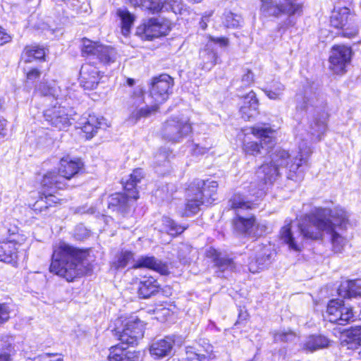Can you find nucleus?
<instances>
[{
    "label": "nucleus",
    "mask_w": 361,
    "mask_h": 361,
    "mask_svg": "<svg viewBox=\"0 0 361 361\" xmlns=\"http://www.w3.org/2000/svg\"><path fill=\"white\" fill-rule=\"evenodd\" d=\"M311 153V148L307 143L299 145L298 154L295 157H292L284 149H276L270 155V161L257 169L253 180L248 186L244 188H248L250 195L255 198L263 197L269 187L280 176V169L283 168L288 169V179L297 181L298 178L302 176V170L300 168L307 162Z\"/></svg>",
    "instance_id": "f257e3e1"
},
{
    "label": "nucleus",
    "mask_w": 361,
    "mask_h": 361,
    "mask_svg": "<svg viewBox=\"0 0 361 361\" xmlns=\"http://www.w3.org/2000/svg\"><path fill=\"white\" fill-rule=\"evenodd\" d=\"M86 257L85 252L61 242L54 249L49 270L67 281H72L85 273Z\"/></svg>",
    "instance_id": "f03ea898"
},
{
    "label": "nucleus",
    "mask_w": 361,
    "mask_h": 361,
    "mask_svg": "<svg viewBox=\"0 0 361 361\" xmlns=\"http://www.w3.org/2000/svg\"><path fill=\"white\" fill-rule=\"evenodd\" d=\"M229 203L231 207L236 212V217L233 221V226L237 233L257 238L266 233L267 226L263 224H256L254 216L247 218L241 216L242 210L251 209L252 203L250 200H246L244 196L238 195L231 199Z\"/></svg>",
    "instance_id": "7ed1b4c3"
},
{
    "label": "nucleus",
    "mask_w": 361,
    "mask_h": 361,
    "mask_svg": "<svg viewBox=\"0 0 361 361\" xmlns=\"http://www.w3.org/2000/svg\"><path fill=\"white\" fill-rule=\"evenodd\" d=\"M218 184L214 180H195L187 192V203L182 215L190 216L197 214L204 204H211L216 200Z\"/></svg>",
    "instance_id": "20e7f679"
},
{
    "label": "nucleus",
    "mask_w": 361,
    "mask_h": 361,
    "mask_svg": "<svg viewBox=\"0 0 361 361\" xmlns=\"http://www.w3.org/2000/svg\"><path fill=\"white\" fill-rule=\"evenodd\" d=\"M334 213V209L316 207L307 216L305 221L300 224V234L305 238L317 240L322 237V232H332Z\"/></svg>",
    "instance_id": "39448f33"
},
{
    "label": "nucleus",
    "mask_w": 361,
    "mask_h": 361,
    "mask_svg": "<svg viewBox=\"0 0 361 361\" xmlns=\"http://www.w3.org/2000/svg\"><path fill=\"white\" fill-rule=\"evenodd\" d=\"M83 163L78 158L63 157L60 160L59 173L49 171L44 175L42 184L46 189L64 188L65 180H70L82 169Z\"/></svg>",
    "instance_id": "423d86ee"
},
{
    "label": "nucleus",
    "mask_w": 361,
    "mask_h": 361,
    "mask_svg": "<svg viewBox=\"0 0 361 361\" xmlns=\"http://www.w3.org/2000/svg\"><path fill=\"white\" fill-rule=\"evenodd\" d=\"M252 133L259 139L257 142H247L243 145V149L246 154L257 156L267 152L275 144V131L267 126L252 127Z\"/></svg>",
    "instance_id": "0eeeda50"
},
{
    "label": "nucleus",
    "mask_w": 361,
    "mask_h": 361,
    "mask_svg": "<svg viewBox=\"0 0 361 361\" xmlns=\"http://www.w3.org/2000/svg\"><path fill=\"white\" fill-rule=\"evenodd\" d=\"M330 23L333 27L342 30V35L345 37L352 38L358 32L354 15L348 7H335L330 18Z\"/></svg>",
    "instance_id": "6e6552de"
},
{
    "label": "nucleus",
    "mask_w": 361,
    "mask_h": 361,
    "mask_svg": "<svg viewBox=\"0 0 361 361\" xmlns=\"http://www.w3.org/2000/svg\"><path fill=\"white\" fill-rule=\"evenodd\" d=\"M192 130L185 117H171L164 122L161 130L162 137L171 142H179Z\"/></svg>",
    "instance_id": "1a4fd4ad"
},
{
    "label": "nucleus",
    "mask_w": 361,
    "mask_h": 361,
    "mask_svg": "<svg viewBox=\"0 0 361 361\" xmlns=\"http://www.w3.org/2000/svg\"><path fill=\"white\" fill-rule=\"evenodd\" d=\"M130 104L128 121L132 124H135L141 118H146L155 114L159 109L156 104L149 106L145 103L141 88L135 90L130 99Z\"/></svg>",
    "instance_id": "9d476101"
},
{
    "label": "nucleus",
    "mask_w": 361,
    "mask_h": 361,
    "mask_svg": "<svg viewBox=\"0 0 361 361\" xmlns=\"http://www.w3.org/2000/svg\"><path fill=\"white\" fill-rule=\"evenodd\" d=\"M326 313L329 321L338 325L346 324L355 317L353 307L339 299H332L329 302Z\"/></svg>",
    "instance_id": "9b49d317"
},
{
    "label": "nucleus",
    "mask_w": 361,
    "mask_h": 361,
    "mask_svg": "<svg viewBox=\"0 0 361 361\" xmlns=\"http://www.w3.org/2000/svg\"><path fill=\"white\" fill-rule=\"evenodd\" d=\"M82 52L83 54L92 55L104 64L114 63L116 58V52L114 48L93 42L89 39H82Z\"/></svg>",
    "instance_id": "f8f14e48"
},
{
    "label": "nucleus",
    "mask_w": 361,
    "mask_h": 361,
    "mask_svg": "<svg viewBox=\"0 0 361 361\" xmlns=\"http://www.w3.org/2000/svg\"><path fill=\"white\" fill-rule=\"evenodd\" d=\"M123 322V328L120 332L119 340L122 344L136 345L143 337V322L135 315L126 319Z\"/></svg>",
    "instance_id": "ddd939ff"
},
{
    "label": "nucleus",
    "mask_w": 361,
    "mask_h": 361,
    "mask_svg": "<svg viewBox=\"0 0 361 361\" xmlns=\"http://www.w3.org/2000/svg\"><path fill=\"white\" fill-rule=\"evenodd\" d=\"M334 216L331 221L332 232H327L331 235L333 250L335 252H341L345 243V239L342 237L337 230L345 229L348 222V216L345 209L341 207L334 208Z\"/></svg>",
    "instance_id": "4468645a"
},
{
    "label": "nucleus",
    "mask_w": 361,
    "mask_h": 361,
    "mask_svg": "<svg viewBox=\"0 0 361 361\" xmlns=\"http://www.w3.org/2000/svg\"><path fill=\"white\" fill-rule=\"evenodd\" d=\"M353 51L350 47L334 45L329 56V68L336 74H343L350 63Z\"/></svg>",
    "instance_id": "2eb2a0df"
},
{
    "label": "nucleus",
    "mask_w": 361,
    "mask_h": 361,
    "mask_svg": "<svg viewBox=\"0 0 361 361\" xmlns=\"http://www.w3.org/2000/svg\"><path fill=\"white\" fill-rule=\"evenodd\" d=\"M135 6L156 13L162 11H171L175 13H180L181 0H129Z\"/></svg>",
    "instance_id": "dca6fc26"
},
{
    "label": "nucleus",
    "mask_w": 361,
    "mask_h": 361,
    "mask_svg": "<svg viewBox=\"0 0 361 361\" xmlns=\"http://www.w3.org/2000/svg\"><path fill=\"white\" fill-rule=\"evenodd\" d=\"M173 78L167 74L155 78L152 83L150 96L158 106L166 102L172 93Z\"/></svg>",
    "instance_id": "f3484780"
},
{
    "label": "nucleus",
    "mask_w": 361,
    "mask_h": 361,
    "mask_svg": "<svg viewBox=\"0 0 361 361\" xmlns=\"http://www.w3.org/2000/svg\"><path fill=\"white\" fill-rule=\"evenodd\" d=\"M170 23L164 18H152L138 27V31L147 39L166 35L170 31Z\"/></svg>",
    "instance_id": "a211bd4d"
},
{
    "label": "nucleus",
    "mask_w": 361,
    "mask_h": 361,
    "mask_svg": "<svg viewBox=\"0 0 361 361\" xmlns=\"http://www.w3.org/2000/svg\"><path fill=\"white\" fill-rule=\"evenodd\" d=\"M261 10L267 16H279L282 13L294 15L300 10V6L295 4V0H285V4H279L272 0H260Z\"/></svg>",
    "instance_id": "6ab92c4d"
},
{
    "label": "nucleus",
    "mask_w": 361,
    "mask_h": 361,
    "mask_svg": "<svg viewBox=\"0 0 361 361\" xmlns=\"http://www.w3.org/2000/svg\"><path fill=\"white\" fill-rule=\"evenodd\" d=\"M25 238L19 235H13L7 241L0 244V260L6 263H14L18 258L19 247Z\"/></svg>",
    "instance_id": "aec40b11"
},
{
    "label": "nucleus",
    "mask_w": 361,
    "mask_h": 361,
    "mask_svg": "<svg viewBox=\"0 0 361 361\" xmlns=\"http://www.w3.org/2000/svg\"><path fill=\"white\" fill-rule=\"evenodd\" d=\"M44 116L50 125L59 130H63L71 125L68 111L65 107L55 105L45 110Z\"/></svg>",
    "instance_id": "412c9836"
},
{
    "label": "nucleus",
    "mask_w": 361,
    "mask_h": 361,
    "mask_svg": "<svg viewBox=\"0 0 361 361\" xmlns=\"http://www.w3.org/2000/svg\"><path fill=\"white\" fill-rule=\"evenodd\" d=\"M175 343L173 336H165L153 342L149 347V353L155 360L163 359L172 355Z\"/></svg>",
    "instance_id": "4be33fe9"
},
{
    "label": "nucleus",
    "mask_w": 361,
    "mask_h": 361,
    "mask_svg": "<svg viewBox=\"0 0 361 361\" xmlns=\"http://www.w3.org/2000/svg\"><path fill=\"white\" fill-rule=\"evenodd\" d=\"M100 78V72L91 63H85L82 66L80 71V82L84 89H95Z\"/></svg>",
    "instance_id": "5701e85b"
},
{
    "label": "nucleus",
    "mask_w": 361,
    "mask_h": 361,
    "mask_svg": "<svg viewBox=\"0 0 361 361\" xmlns=\"http://www.w3.org/2000/svg\"><path fill=\"white\" fill-rule=\"evenodd\" d=\"M138 198V193L137 191H133L130 193L126 191V193H115L111 195L109 199V208L115 211L124 212L126 211L129 202L136 200Z\"/></svg>",
    "instance_id": "b1692460"
},
{
    "label": "nucleus",
    "mask_w": 361,
    "mask_h": 361,
    "mask_svg": "<svg viewBox=\"0 0 361 361\" xmlns=\"http://www.w3.org/2000/svg\"><path fill=\"white\" fill-rule=\"evenodd\" d=\"M248 260V270L253 274L257 273L267 267L270 263L271 255L269 250L266 247H259L257 254L254 257L250 256Z\"/></svg>",
    "instance_id": "393cba45"
},
{
    "label": "nucleus",
    "mask_w": 361,
    "mask_h": 361,
    "mask_svg": "<svg viewBox=\"0 0 361 361\" xmlns=\"http://www.w3.org/2000/svg\"><path fill=\"white\" fill-rule=\"evenodd\" d=\"M110 126L108 121L102 116L90 115L82 127V132L87 139H91L98 129H106Z\"/></svg>",
    "instance_id": "a878e982"
},
{
    "label": "nucleus",
    "mask_w": 361,
    "mask_h": 361,
    "mask_svg": "<svg viewBox=\"0 0 361 361\" xmlns=\"http://www.w3.org/2000/svg\"><path fill=\"white\" fill-rule=\"evenodd\" d=\"M338 293L345 299L361 297V279L342 282L338 288Z\"/></svg>",
    "instance_id": "bb28decb"
},
{
    "label": "nucleus",
    "mask_w": 361,
    "mask_h": 361,
    "mask_svg": "<svg viewBox=\"0 0 361 361\" xmlns=\"http://www.w3.org/2000/svg\"><path fill=\"white\" fill-rule=\"evenodd\" d=\"M109 361H137L138 353L123 348L121 345L113 346L109 350Z\"/></svg>",
    "instance_id": "cd10ccee"
},
{
    "label": "nucleus",
    "mask_w": 361,
    "mask_h": 361,
    "mask_svg": "<svg viewBox=\"0 0 361 361\" xmlns=\"http://www.w3.org/2000/svg\"><path fill=\"white\" fill-rule=\"evenodd\" d=\"M109 361H137L138 353L123 348L121 345L113 346L109 350Z\"/></svg>",
    "instance_id": "c85d7f7f"
},
{
    "label": "nucleus",
    "mask_w": 361,
    "mask_h": 361,
    "mask_svg": "<svg viewBox=\"0 0 361 361\" xmlns=\"http://www.w3.org/2000/svg\"><path fill=\"white\" fill-rule=\"evenodd\" d=\"M135 268L146 267L153 269L162 275L169 274V269L166 264L156 259L153 257H144L140 258L134 265Z\"/></svg>",
    "instance_id": "c756f323"
},
{
    "label": "nucleus",
    "mask_w": 361,
    "mask_h": 361,
    "mask_svg": "<svg viewBox=\"0 0 361 361\" xmlns=\"http://www.w3.org/2000/svg\"><path fill=\"white\" fill-rule=\"evenodd\" d=\"M326 114L324 112L319 117H314L309 127V133L313 137L312 140L317 141L321 140L322 136L326 130Z\"/></svg>",
    "instance_id": "7c9ffc66"
},
{
    "label": "nucleus",
    "mask_w": 361,
    "mask_h": 361,
    "mask_svg": "<svg viewBox=\"0 0 361 361\" xmlns=\"http://www.w3.org/2000/svg\"><path fill=\"white\" fill-rule=\"evenodd\" d=\"M296 102V111L298 113H307L312 111L319 113L320 110V108L314 104V98L307 97L306 93L305 94H297Z\"/></svg>",
    "instance_id": "2f4dec72"
},
{
    "label": "nucleus",
    "mask_w": 361,
    "mask_h": 361,
    "mask_svg": "<svg viewBox=\"0 0 361 361\" xmlns=\"http://www.w3.org/2000/svg\"><path fill=\"white\" fill-rule=\"evenodd\" d=\"M159 288V283L153 277H145L140 281L138 288V295L140 298H147L154 294Z\"/></svg>",
    "instance_id": "473e14b6"
},
{
    "label": "nucleus",
    "mask_w": 361,
    "mask_h": 361,
    "mask_svg": "<svg viewBox=\"0 0 361 361\" xmlns=\"http://www.w3.org/2000/svg\"><path fill=\"white\" fill-rule=\"evenodd\" d=\"M329 339L321 335H312L307 337L304 343V349L309 352H314L321 348L327 347Z\"/></svg>",
    "instance_id": "72a5a7b5"
},
{
    "label": "nucleus",
    "mask_w": 361,
    "mask_h": 361,
    "mask_svg": "<svg viewBox=\"0 0 361 361\" xmlns=\"http://www.w3.org/2000/svg\"><path fill=\"white\" fill-rule=\"evenodd\" d=\"M44 56L45 51L44 48L38 45H30L25 48L22 54V59L25 63H30L35 59H42Z\"/></svg>",
    "instance_id": "f704fd0d"
},
{
    "label": "nucleus",
    "mask_w": 361,
    "mask_h": 361,
    "mask_svg": "<svg viewBox=\"0 0 361 361\" xmlns=\"http://www.w3.org/2000/svg\"><path fill=\"white\" fill-rule=\"evenodd\" d=\"M280 236L283 243L288 245L290 250L294 251L300 250V245L297 243L295 238L293 235L290 224L285 225L281 228L280 231Z\"/></svg>",
    "instance_id": "c9c22d12"
},
{
    "label": "nucleus",
    "mask_w": 361,
    "mask_h": 361,
    "mask_svg": "<svg viewBox=\"0 0 361 361\" xmlns=\"http://www.w3.org/2000/svg\"><path fill=\"white\" fill-rule=\"evenodd\" d=\"M249 100L251 102V106L247 105H242L240 108V114L245 121H250L255 118L259 114V101L258 99H252Z\"/></svg>",
    "instance_id": "e433bc0d"
},
{
    "label": "nucleus",
    "mask_w": 361,
    "mask_h": 361,
    "mask_svg": "<svg viewBox=\"0 0 361 361\" xmlns=\"http://www.w3.org/2000/svg\"><path fill=\"white\" fill-rule=\"evenodd\" d=\"M117 15L120 18L122 24V33L127 36L135 20V16L131 14L126 8H118Z\"/></svg>",
    "instance_id": "4c0bfd02"
},
{
    "label": "nucleus",
    "mask_w": 361,
    "mask_h": 361,
    "mask_svg": "<svg viewBox=\"0 0 361 361\" xmlns=\"http://www.w3.org/2000/svg\"><path fill=\"white\" fill-rule=\"evenodd\" d=\"M161 222L163 225V231L172 236H176L178 234H180L186 229L185 227L178 225L173 219H170L169 217H163Z\"/></svg>",
    "instance_id": "58836bf2"
},
{
    "label": "nucleus",
    "mask_w": 361,
    "mask_h": 361,
    "mask_svg": "<svg viewBox=\"0 0 361 361\" xmlns=\"http://www.w3.org/2000/svg\"><path fill=\"white\" fill-rule=\"evenodd\" d=\"M198 345L200 349H195L194 347L189 346L186 348V350L192 348V350L197 354L196 358H198V361H209V359L212 357L213 346L206 341H202V343Z\"/></svg>",
    "instance_id": "ea45409f"
},
{
    "label": "nucleus",
    "mask_w": 361,
    "mask_h": 361,
    "mask_svg": "<svg viewBox=\"0 0 361 361\" xmlns=\"http://www.w3.org/2000/svg\"><path fill=\"white\" fill-rule=\"evenodd\" d=\"M198 345L200 349H195L194 347L189 346L186 348V350L192 348V350L197 354L196 358H198V361H209V359L212 357L213 346L206 341H202V343Z\"/></svg>",
    "instance_id": "a19ab883"
},
{
    "label": "nucleus",
    "mask_w": 361,
    "mask_h": 361,
    "mask_svg": "<svg viewBox=\"0 0 361 361\" xmlns=\"http://www.w3.org/2000/svg\"><path fill=\"white\" fill-rule=\"evenodd\" d=\"M285 87L281 82L279 81H273L269 87L264 90V91L269 99L276 100L281 99Z\"/></svg>",
    "instance_id": "79ce46f5"
},
{
    "label": "nucleus",
    "mask_w": 361,
    "mask_h": 361,
    "mask_svg": "<svg viewBox=\"0 0 361 361\" xmlns=\"http://www.w3.org/2000/svg\"><path fill=\"white\" fill-rule=\"evenodd\" d=\"M36 92L44 96H52L58 99L60 90L54 82L49 84L41 82L36 87Z\"/></svg>",
    "instance_id": "37998d69"
},
{
    "label": "nucleus",
    "mask_w": 361,
    "mask_h": 361,
    "mask_svg": "<svg viewBox=\"0 0 361 361\" xmlns=\"http://www.w3.org/2000/svg\"><path fill=\"white\" fill-rule=\"evenodd\" d=\"M143 177L142 171L140 169H137L133 171L130 174V178L124 183V189L126 191H129L130 193L133 191H137L135 189L136 185L141 180Z\"/></svg>",
    "instance_id": "c03bdc74"
},
{
    "label": "nucleus",
    "mask_w": 361,
    "mask_h": 361,
    "mask_svg": "<svg viewBox=\"0 0 361 361\" xmlns=\"http://www.w3.org/2000/svg\"><path fill=\"white\" fill-rule=\"evenodd\" d=\"M133 255L131 252H121L116 256L115 260L112 262L111 268L117 270L126 267L128 262L133 259Z\"/></svg>",
    "instance_id": "a18cd8bd"
},
{
    "label": "nucleus",
    "mask_w": 361,
    "mask_h": 361,
    "mask_svg": "<svg viewBox=\"0 0 361 361\" xmlns=\"http://www.w3.org/2000/svg\"><path fill=\"white\" fill-rule=\"evenodd\" d=\"M41 185H42V193L43 195L42 197H44L48 207H53V206L56 205V204H58L59 202V199L58 197H56V196H54L53 195V193L55 192L57 190H61V188H56V189L49 190L48 188L46 189L42 185V183H41Z\"/></svg>",
    "instance_id": "49530a36"
},
{
    "label": "nucleus",
    "mask_w": 361,
    "mask_h": 361,
    "mask_svg": "<svg viewBox=\"0 0 361 361\" xmlns=\"http://www.w3.org/2000/svg\"><path fill=\"white\" fill-rule=\"evenodd\" d=\"M26 361H63V359L53 354L44 353L33 358L29 357Z\"/></svg>",
    "instance_id": "de8ad7c7"
},
{
    "label": "nucleus",
    "mask_w": 361,
    "mask_h": 361,
    "mask_svg": "<svg viewBox=\"0 0 361 361\" xmlns=\"http://www.w3.org/2000/svg\"><path fill=\"white\" fill-rule=\"evenodd\" d=\"M274 341H282V342H289L292 341L295 339V335L292 331L288 332H278L274 334Z\"/></svg>",
    "instance_id": "09e8293b"
},
{
    "label": "nucleus",
    "mask_w": 361,
    "mask_h": 361,
    "mask_svg": "<svg viewBox=\"0 0 361 361\" xmlns=\"http://www.w3.org/2000/svg\"><path fill=\"white\" fill-rule=\"evenodd\" d=\"M241 20L242 18L240 16L231 12L227 13V28L238 27L240 25Z\"/></svg>",
    "instance_id": "8fccbe9b"
},
{
    "label": "nucleus",
    "mask_w": 361,
    "mask_h": 361,
    "mask_svg": "<svg viewBox=\"0 0 361 361\" xmlns=\"http://www.w3.org/2000/svg\"><path fill=\"white\" fill-rule=\"evenodd\" d=\"M254 82V74L250 70H247L241 78L240 88L249 87Z\"/></svg>",
    "instance_id": "3c124183"
},
{
    "label": "nucleus",
    "mask_w": 361,
    "mask_h": 361,
    "mask_svg": "<svg viewBox=\"0 0 361 361\" xmlns=\"http://www.w3.org/2000/svg\"><path fill=\"white\" fill-rule=\"evenodd\" d=\"M169 155L170 153L169 151L166 149L160 150L155 155L156 163L159 165H161V163H163V165L167 166L169 163Z\"/></svg>",
    "instance_id": "603ef678"
},
{
    "label": "nucleus",
    "mask_w": 361,
    "mask_h": 361,
    "mask_svg": "<svg viewBox=\"0 0 361 361\" xmlns=\"http://www.w3.org/2000/svg\"><path fill=\"white\" fill-rule=\"evenodd\" d=\"M48 208L49 207L42 196L35 202L32 207L33 210L37 213H42Z\"/></svg>",
    "instance_id": "864d4df0"
},
{
    "label": "nucleus",
    "mask_w": 361,
    "mask_h": 361,
    "mask_svg": "<svg viewBox=\"0 0 361 361\" xmlns=\"http://www.w3.org/2000/svg\"><path fill=\"white\" fill-rule=\"evenodd\" d=\"M10 317L9 307L4 303H0V324L6 322Z\"/></svg>",
    "instance_id": "5fc2aeb1"
},
{
    "label": "nucleus",
    "mask_w": 361,
    "mask_h": 361,
    "mask_svg": "<svg viewBox=\"0 0 361 361\" xmlns=\"http://www.w3.org/2000/svg\"><path fill=\"white\" fill-rule=\"evenodd\" d=\"M227 270H231L233 271H239L241 268V265L238 264V262L234 261L233 259L227 257Z\"/></svg>",
    "instance_id": "6e6d98bb"
},
{
    "label": "nucleus",
    "mask_w": 361,
    "mask_h": 361,
    "mask_svg": "<svg viewBox=\"0 0 361 361\" xmlns=\"http://www.w3.org/2000/svg\"><path fill=\"white\" fill-rule=\"evenodd\" d=\"M243 104L251 106V102H249L251 99L250 97H252V99H258L256 97V94L253 91H250L246 95L243 96Z\"/></svg>",
    "instance_id": "4d7b16f0"
},
{
    "label": "nucleus",
    "mask_w": 361,
    "mask_h": 361,
    "mask_svg": "<svg viewBox=\"0 0 361 361\" xmlns=\"http://www.w3.org/2000/svg\"><path fill=\"white\" fill-rule=\"evenodd\" d=\"M192 150V153L195 155H202V154H204L205 153H207L208 152L209 147H202V146H200L199 145H195Z\"/></svg>",
    "instance_id": "13d9d810"
},
{
    "label": "nucleus",
    "mask_w": 361,
    "mask_h": 361,
    "mask_svg": "<svg viewBox=\"0 0 361 361\" xmlns=\"http://www.w3.org/2000/svg\"><path fill=\"white\" fill-rule=\"evenodd\" d=\"M197 354L192 350V348H188L185 350V361H198V358H196Z\"/></svg>",
    "instance_id": "bf43d9fd"
},
{
    "label": "nucleus",
    "mask_w": 361,
    "mask_h": 361,
    "mask_svg": "<svg viewBox=\"0 0 361 361\" xmlns=\"http://www.w3.org/2000/svg\"><path fill=\"white\" fill-rule=\"evenodd\" d=\"M11 40V36L0 27V45H3Z\"/></svg>",
    "instance_id": "052dcab7"
},
{
    "label": "nucleus",
    "mask_w": 361,
    "mask_h": 361,
    "mask_svg": "<svg viewBox=\"0 0 361 361\" xmlns=\"http://www.w3.org/2000/svg\"><path fill=\"white\" fill-rule=\"evenodd\" d=\"M40 71L38 69L33 68L31 69L27 73V79L28 80H35L37 78H38L40 76Z\"/></svg>",
    "instance_id": "680f3d73"
},
{
    "label": "nucleus",
    "mask_w": 361,
    "mask_h": 361,
    "mask_svg": "<svg viewBox=\"0 0 361 361\" xmlns=\"http://www.w3.org/2000/svg\"><path fill=\"white\" fill-rule=\"evenodd\" d=\"M6 134V121H0V137H3Z\"/></svg>",
    "instance_id": "e2e57ef3"
},
{
    "label": "nucleus",
    "mask_w": 361,
    "mask_h": 361,
    "mask_svg": "<svg viewBox=\"0 0 361 361\" xmlns=\"http://www.w3.org/2000/svg\"><path fill=\"white\" fill-rule=\"evenodd\" d=\"M0 361H10V355L7 353H0Z\"/></svg>",
    "instance_id": "0e129e2a"
},
{
    "label": "nucleus",
    "mask_w": 361,
    "mask_h": 361,
    "mask_svg": "<svg viewBox=\"0 0 361 361\" xmlns=\"http://www.w3.org/2000/svg\"><path fill=\"white\" fill-rule=\"evenodd\" d=\"M126 83L128 86H133L135 84V80L133 78H128L126 80Z\"/></svg>",
    "instance_id": "69168bd1"
},
{
    "label": "nucleus",
    "mask_w": 361,
    "mask_h": 361,
    "mask_svg": "<svg viewBox=\"0 0 361 361\" xmlns=\"http://www.w3.org/2000/svg\"><path fill=\"white\" fill-rule=\"evenodd\" d=\"M77 213H80V214H84L86 212L85 211L84 208H78L76 211Z\"/></svg>",
    "instance_id": "338daca9"
},
{
    "label": "nucleus",
    "mask_w": 361,
    "mask_h": 361,
    "mask_svg": "<svg viewBox=\"0 0 361 361\" xmlns=\"http://www.w3.org/2000/svg\"><path fill=\"white\" fill-rule=\"evenodd\" d=\"M360 357L361 358V350L358 352Z\"/></svg>",
    "instance_id": "774afa93"
}]
</instances>
